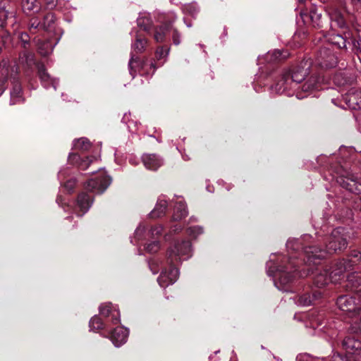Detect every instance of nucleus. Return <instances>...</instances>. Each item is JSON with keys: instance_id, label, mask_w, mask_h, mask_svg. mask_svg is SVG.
<instances>
[{"instance_id": "obj_47", "label": "nucleus", "mask_w": 361, "mask_h": 361, "mask_svg": "<svg viewBox=\"0 0 361 361\" xmlns=\"http://www.w3.org/2000/svg\"><path fill=\"white\" fill-rule=\"evenodd\" d=\"M18 38L20 40L23 44L24 48H25L26 45L29 44L30 37L25 32H20L18 35Z\"/></svg>"}, {"instance_id": "obj_4", "label": "nucleus", "mask_w": 361, "mask_h": 361, "mask_svg": "<svg viewBox=\"0 0 361 361\" xmlns=\"http://www.w3.org/2000/svg\"><path fill=\"white\" fill-rule=\"evenodd\" d=\"M307 322L306 327H310L311 330L309 334L311 335L325 334L329 338L333 339L336 337V329L342 325L341 321L326 320L324 314L316 311L311 312L306 315Z\"/></svg>"}, {"instance_id": "obj_9", "label": "nucleus", "mask_w": 361, "mask_h": 361, "mask_svg": "<svg viewBox=\"0 0 361 361\" xmlns=\"http://www.w3.org/2000/svg\"><path fill=\"white\" fill-rule=\"evenodd\" d=\"M315 63L322 68H332L337 65L338 59L329 47L324 46L319 50Z\"/></svg>"}, {"instance_id": "obj_10", "label": "nucleus", "mask_w": 361, "mask_h": 361, "mask_svg": "<svg viewBox=\"0 0 361 361\" xmlns=\"http://www.w3.org/2000/svg\"><path fill=\"white\" fill-rule=\"evenodd\" d=\"M331 277L333 278L334 283H336L339 277L348 270L353 269V264L351 259H341L334 263L329 268Z\"/></svg>"}, {"instance_id": "obj_19", "label": "nucleus", "mask_w": 361, "mask_h": 361, "mask_svg": "<svg viewBox=\"0 0 361 361\" xmlns=\"http://www.w3.org/2000/svg\"><path fill=\"white\" fill-rule=\"evenodd\" d=\"M289 56L287 50L274 49L271 51H268L264 56H259L258 61L259 63H263L264 61L268 63H274L283 59H286Z\"/></svg>"}, {"instance_id": "obj_51", "label": "nucleus", "mask_w": 361, "mask_h": 361, "mask_svg": "<svg viewBox=\"0 0 361 361\" xmlns=\"http://www.w3.org/2000/svg\"><path fill=\"white\" fill-rule=\"evenodd\" d=\"M353 49L355 51H361V39H354L352 40Z\"/></svg>"}, {"instance_id": "obj_41", "label": "nucleus", "mask_w": 361, "mask_h": 361, "mask_svg": "<svg viewBox=\"0 0 361 361\" xmlns=\"http://www.w3.org/2000/svg\"><path fill=\"white\" fill-rule=\"evenodd\" d=\"M42 21L37 17H33L30 19L27 28L31 34H34L36 30L42 29Z\"/></svg>"}, {"instance_id": "obj_26", "label": "nucleus", "mask_w": 361, "mask_h": 361, "mask_svg": "<svg viewBox=\"0 0 361 361\" xmlns=\"http://www.w3.org/2000/svg\"><path fill=\"white\" fill-rule=\"evenodd\" d=\"M350 317L353 318V321L348 329V333L361 334V306H358Z\"/></svg>"}, {"instance_id": "obj_63", "label": "nucleus", "mask_w": 361, "mask_h": 361, "mask_svg": "<svg viewBox=\"0 0 361 361\" xmlns=\"http://www.w3.org/2000/svg\"><path fill=\"white\" fill-rule=\"evenodd\" d=\"M355 204H357V205H356V207H357V205L360 206V204H357V202H355Z\"/></svg>"}, {"instance_id": "obj_43", "label": "nucleus", "mask_w": 361, "mask_h": 361, "mask_svg": "<svg viewBox=\"0 0 361 361\" xmlns=\"http://www.w3.org/2000/svg\"><path fill=\"white\" fill-rule=\"evenodd\" d=\"M204 232V228L200 226H190L187 228V233L192 238H196Z\"/></svg>"}, {"instance_id": "obj_33", "label": "nucleus", "mask_w": 361, "mask_h": 361, "mask_svg": "<svg viewBox=\"0 0 361 361\" xmlns=\"http://www.w3.org/2000/svg\"><path fill=\"white\" fill-rule=\"evenodd\" d=\"M59 39L55 42L52 43L49 40L42 41L39 39L37 41L38 51L42 56H47L53 51L54 48L58 43Z\"/></svg>"}, {"instance_id": "obj_49", "label": "nucleus", "mask_w": 361, "mask_h": 361, "mask_svg": "<svg viewBox=\"0 0 361 361\" xmlns=\"http://www.w3.org/2000/svg\"><path fill=\"white\" fill-rule=\"evenodd\" d=\"M58 4V0H44V6L47 9H54Z\"/></svg>"}, {"instance_id": "obj_15", "label": "nucleus", "mask_w": 361, "mask_h": 361, "mask_svg": "<svg viewBox=\"0 0 361 361\" xmlns=\"http://www.w3.org/2000/svg\"><path fill=\"white\" fill-rule=\"evenodd\" d=\"M93 202L94 198L91 195L85 192L80 193L78 196L75 207L77 215L78 216H82L89 211Z\"/></svg>"}, {"instance_id": "obj_27", "label": "nucleus", "mask_w": 361, "mask_h": 361, "mask_svg": "<svg viewBox=\"0 0 361 361\" xmlns=\"http://www.w3.org/2000/svg\"><path fill=\"white\" fill-rule=\"evenodd\" d=\"M347 287L357 294H361V276L357 272H353L348 276Z\"/></svg>"}, {"instance_id": "obj_12", "label": "nucleus", "mask_w": 361, "mask_h": 361, "mask_svg": "<svg viewBox=\"0 0 361 361\" xmlns=\"http://www.w3.org/2000/svg\"><path fill=\"white\" fill-rule=\"evenodd\" d=\"M313 283L317 288H322L329 283H334L333 278L331 277L328 266H322L317 267L312 271Z\"/></svg>"}, {"instance_id": "obj_40", "label": "nucleus", "mask_w": 361, "mask_h": 361, "mask_svg": "<svg viewBox=\"0 0 361 361\" xmlns=\"http://www.w3.org/2000/svg\"><path fill=\"white\" fill-rule=\"evenodd\" d=\"M163 227L161 225L152 226L147 231V240L154 239L157 240L162 234Z\"/></svg>"}, {"instance_id": "obj_37", "label": "nucleus", "mask_w": 361, "mask_h": 361, "mask_svg": "<svg viewBox=\"0 0 361 361\" xmlns=\"http://www.w3.org/2000/svg\"><path fill=\"white\" fill-rule=\"evenodd\" d=\"M90 142L85 137H81L75 140L73 142V148L75 150L85 152L87 151L90 148Z\"/></svg>"}, {"instance_id": "obj_21", "label": "nucleus", "mask_w": 361, "mask_h": 361, "mask_svg": "<svg viewBox=\"0 0 361 361\" xmlns=\"http://www.w3.org/2000/svg\"><path fill=\"white\" fill-rule=\"evenodd\" d=\"M300 16L304 22L310 20L313 27L322 26V13L316 6H312L308 13L301 12Z\"/></svg>"}, {"instance_id": "obj_7", "label": "nucleus", "mask_w": 361, "mask_h": 361, "mask_svg": "<svg viewBox=\"0 0 361 361\" xmlns=\"http://www.w3.org/2000/svg\"><path fill=\"white\" fill-rule=\"evenodd\" d=\"M325 179L333 180L334 179L343 188L350 192L355 194L361 193V183L358 181L357 176L350 171H345L343 173L335 176H332L331 179Z\"/></svg>"}, {"instance_id": "obj_36", "label": "nucleus", "mask_w": 361, "mask_h": 361, "mask_svg": "<svg viewBox=\"0 0 361 361\" xmlns=\"http://www.w3.org/2000/svg\"><path fill=\"white\" fill-rule=\"evenodd\" d=\"M147 231H146L145 226L143 224H140L135 231L133 238H130L131 243L136 244L140 240L147 239Z\"/></svg>"}, {"instance_id": "obj_14", "label": "nucleus", "mask_w": 361, "mask_h": 361, "mask_svg": "<svg viewBox=\"0 0 361 361\" xmlns=\"http://www.w3.org/2000/svg\"><path fill=\"white\" fill-rule=\"evenodd\" d=\"M351 34L349 31L344 30L342 33H329L324 35L326 42L338 49H346L347 41L350 38Z\"/></svg>"}, {"instance_id": "obj_25", "label": "nucleus", "mask_w": 361, "mask_h": 361, "mask_svg": "<svg viewBox=\"0 0 361 361\" xmlns=\"http://www.w3.org/2000/svg\"><path fill=\"white\" fill-rule=\"evenodd\" d=\"M329 18L331 21V28L336 29V27L343 30L347 29V24L344 19L343 16L338 10H334L329 13Z\"/></svg>"}, {"instance_id": "obj_13", "label": "nucleus", "mask_w": 361, "mask_h": 361, "mask_svg": "<svg viewBox=\"0 0 361 361\" xmlns=\"http://www.w3.org/2000/svg\"><path fill=\"white\" fill-rule=\"evenodd\" d=\"M108 330L109 338L115 347L118 348L126 343L129 334L128 329L123 326H118L114 330H111L110 328Z\"/></svg>"}, {"instance_id": "obj_46", "label": "nucleus", "mask_w": 361, "mask_h": 361, "mask_svg": "<svg viewBox=\"0 0 361 361\" xmlns=\"http://www.w3.org/2000/svg\"><path fill=\"white\" fill-rule=\"evenodd\" d=\"M169 48L164 47H159L156 51V57L158 60L165 59L169 54Z\"/></svg>"}, {"instance_id": "obj_11", "label": "nucleus", "mask_w": 361, "mask_h": 361, "mask_svg": "<svg viewBox=\"0 0 361 361\" xmlns=\"http://www.w3.org/2000/svg\"><path fill=\"white\" fill-rule=\"evenodd\" d=\"M322 292L318 290H310L301 293L292 299L295 304L300 307H307L314 304V302L322 297Z\"/></svg>"}, {"instance_id": "obj_1", "label": "nucleus", "mask_w": 361, "mask_h": 361, "mask_svg": "<svg viewBox=\"0 0 361 361\" xmlns=\"http://www.w3.org/2000/svg\"><path fill=\"white\" fill-rule=\"evenodd\" d=\"M311 238V235L305 234L301 239H288L286 243V248L290 255L288 262L281 254L271 255L269 262H267V273L269 276L277 278L274 280V283L279 290L290 292L291 286L296 278L303 276L298 271V264L292 262V259L303 255L304 262L310 265H318L320 260L326 258L328 255L346 249L350 233L343 227L333 229L330 235L318 239V242L325 243V248H321L317 245H305Z\"/></svg>"}, {"instance_id": "obj_8", "label": "nucleus", "mask_w": 361, "mask_h": 361, "mask_svg": "<svg viewBox=\"0 0 361 361\" xmlns=\"http://www.w3.org/2000/svg\"><path fill=\"white\" fill-rule=\"evenodd\" d=\"M135 42L131 44L130 59L128 63L130 74L133 78L135 77L133 64L138 63V57L135 54L143 52L147 44V39L137 31L135 32Z\"/></svg>"}, {"instance_id": "obj_16", "label": "nucleus", "mask_w": 361, "mask_h": 361, "mask_svg": "<svg viewBox=\"0 0 361 361\" xmlns=\"http://www.w3.org/2000/svg\"><path fill=\"white\" fill-rule=\"evenodd\" d=\"M336 305L341 311L348 312L351 315L358 307L355 298L348 295L338 297L336 300Z\"/></svg>"}, {"instance_id": "obj_17", "label": "nucleus", "mask_w": 361, "mask_h": 361, "mask_svg": "<svg viewBox=\"0 0 361 361\" xmlns=\"http://www.w3.org/2000/svg\"><path fill=\"white\" fill-rule=\"evenodd\" d=\"M343 99L349 108L355 110L361 109V90L352 88L343 96Z\"/></svg>"}, {"instance_id": "obj_35", "label": "nucleus", "mask_w": 361, "mask_h": 361, "mask_svg": "<svg viewBox=\"0 0 361 361\" xmlns=\"http://www.w3.org/2000/svg\"><path fill=\"white\" fill-rule=\"evenodd\" d=\"M40 7V3L37 0H23L22 2L23 10L27 14L30 12L39 11Z\"/></svg>"}, {"instance_id": "obj_5", "label": "nucleus", "mask_w": 361, "mask_h": 361, "mask_svg": "<svg viewBox=\"0 0 361 361\" xmlns=\"http://www.w3.org/2000/svg\"><path fill=\"white\" fill-rule=\"evenodd\" d=\"M18 73V67L17 65L14 64L10 66L8 64L6 61H3L2 63H0V96L2 94V93L6 88V82H7L8 76H10V78L13 80V87L10 92L11 105L20 104L23 102L24 100L22 96L21 85L16 78Z\"/></svg>"}, {"instance_id": "obj_23", "label": "nucleus", "mask_w": 361, "mask_h": 361, "mask_svg": "<svg viewBox=\"0 0 361 361\" xmlns=\"http://www.w3.org/2000/svg\"><path fill=\"white\" fill-rule=\"evenodd\" d=\"M37 68L39 77L44 88L47 89L50 86H52L54 89L56 90L59 83L58 80L53 79L50 77L49 74L47 72L46 68L43 64H39L37 66Z\"/></svg>"}, {"instance_id": "obj_2", "label": "nucleus", "mask_w": 361, "mask_h": 361, "mask_svg": "<svg viewBox=\"0 0 361 361\" xmlns=\"http://www.w3.org/2000/svg\"><path fill=\"white\" fill-rule=\"evenodd\" d=\"M312 61L304 59L290 70L283 71L271 86V90L288 97L295 95L304 99L321 88L324 78L318 74H311Z\"/></svg>"}, {"instance_id": "obj_62", "label": "nucleus", "mask_w": 361, "mask_h": 361, "mask_svg": "<svg viewBox=\"0 0 361 361\" xmlns=\"http://www.w3.org/2000/svg\"><path fill=\"white\" fill-rule=\"evenodd\" d=\"M199 46H200V47H201L202 49L204 47V46L203 44H200Z\"/></svg>"}, {"instance_id": "obj_20", "label": "nucleus", "mask_w": 361, "mask_h": 361, "mask_svg": "<svg viewBox=\"0 0 361 361\" xmlns=\"http://www.w3.org/2000/svg\"><path fill=\"white\" fill-rule=\"evenodd\" d=\"M99 310L101 315L105 317H111L113 324L120 323V312L111 303L102 304L99 307Z\"/></svg>"}, {"instance_id": "obj_50", "label": "nucleus", "mask_w": 361, "mask_h": 361, "mask_svg": "<svg viewBox=\"0 0 361 361\" xmlns=\"http://www.w3.org/2000/svg\"><path fill=\"white\" fill-rule=\"evenodd\" d=\"M173 42L175 45H178L180 43V34L177 30L174 29L173 32Z\"/></svg>"}, {"instance_id": "obj_38", "label": "nucleus", "mask_w": 361, "mask_h": 361, "mask_svg": "<svg viewBox=\"0 0 361 361\" xmlns=\"http://www.w3.org/2000/svg\"><path fill=\"white\" fill-rule=\"evenodd\" d=\"M18 61L20 64L31 67L35 63V56L32 53L25 51L20 54Z\"/></svg>"}, {"instance_id": "obj_6", "label": "nucleus", "mask_w": 361, "mask_h": 361, "mask_svg": "<svg viewBox=\"0 0 361 361\" xmlns=\"http://www.w3.org/2000/svg\"><path fill=\"white\" fill-rule=\"evenodd\" d=\"M111 183V178L107 176L106 171L99 169L94 178H91L85 184L87 190L96 194L103 193Z\"/></svg>"}, {"instance_id": "obj_56", "label": "nucleus", "mask_w": 361, "mask_h": 361, "mask_svg": "<svg viewBox=\"0 0 361 361\" xmlns=\"http://www.w3.org/2000/svg\"><path fill=\"white\" fill-rule=\"evenodd\" d=\"M129 162L132 164V165H137L138 164V161L136 160L134 158H130L129 159Z\"/></svg>"}, {"instance_id": "obj_55", "label": "nucleus", "mask_w": 361, "mask_h": 361, "mask_svg": "<svg viewBox=\"0 0 361 361\" xmlns=\"http://www.w3.org/2000/svg\"><path fill=\"white\" fill-rule=\"evenodd\" d=\"M154 265V263H149V267L150 269L152 270V273L154 274H157L158 272V270L155 269L153 267Z\"/></svg>"}, {"instance_id": "obj_52", "label": "nucleus", "mask_w": 361, "mask_h": 361, "mask_svg": "<svg viewBox=\"0 0 361 361\" xmlns=\"http://www.w3.org/2000/svg\"><path fill=\"white\" fill-rule=\"evenodd\" d=\"M182 229H183V227L180 225L176 224L171 226L170 233H176L181 231Z\"/></svg>"}, {"instance_id": "obj_54", "label": "nucleus", "mask_w": 361, "mask_h": 361, "mask_svg": "<svg viewBox=\"0 0 361 361\" xmlns=\"http://www.w3.org/2000/svg\"><path fill=\"white\" fill-rule=\"evenodd\" d=\"M56 202L61 207H63V198L61 196H58L56 198Z\"/></svg>"}, {"instance_id": "obj_44", "label": "nucleus", "mask_w": 361, "mask_h": 361, "mask_svg": "<svg viewBox=\"0 0 361 361\" xmlns=\"http://www.w3.org/2000/svg\"><path fill=\"white\" fill-rule=\"evenodd\" d=\"M145 249L149 253H155L160 249V243L157 240H152L145 245Z\"/></svg>"}, {"instance_id": "obj_3", "label": "nucleus", "mask_w": 361, "mask_h": 361, "mask_svg": "<svg viewBox=\"0 0 361 361\" xmlns=\"http://www.w3.org/2000/svg\"><path fill=\"white\" fill-rule=\"evenodd\" d=\"M192 255V243L189 240L176 242L167 251L166 263L169 269L161 270L157 279L158 283L162 288L173 284L179 276V271L176 267L183 260L190 258Z\"/></svg>"}, {"instance_id": "obj_24", "label": "nucleus", "mask_w": 361, "mask_h": 361, "mask_svg": "<svg viewBox=\"0 0 361 361\" xmlns=\"http://www.w3.org/2000/svg\"><path fill=\"white\" fill-rule=\"evenodd\" d=\"M8 18V12L5 9V6L0 5V37L3 44L6 45L10 41L9 34L4 30L6 19Z\"/></svg>"}, {"instance_id": "obj_57", "label": "nucleus", "mask_w": 361, "mask_h": 361, "mask_svg": "<svg viewBox=\"0 0 361 361\" xmlns=\"http://www.w3.org/2000/svg\"><path fill=\"white\" fill-rule=\"evenodd\" d=\"M190 221H197V219L196 217H195V216H191L190 218Z\"/></svg>"}, {"instance_id": "obj_32", "label": "nucleus", "mask_w": 361, "mask_h": 361, "mask_svg": "<svg viewBox=\"0 0 361 361\" xmlns=\"http://www.w3.org/2000/svg\"><path fill=\"white\" fill-rule=\"evenodd\" d=\"M152 20L149 13H140L137 19V26L150 35V28L152 25Z\"/></svg>"}, {"instance_id": "obj_18", "label": "nucleus", "mask_w": 361, "mask_h": 361, "mask_svg": "<svg viewBox=\"0 0 361 361\" xmlns=\"http://www.w3.org/2000/svg\"><path fill=\"white\" fill-rule=\"evenodd\" d=\"M341 345L347 353L361 357V339L348 336L343 339Z\"/></svg>"}, {"instance_id": "obj_34", "label": "nucleus", "mask_w": 361, "mask_h": 361, "mask_svg": "<svg viewBox=\"0 0 361 361\" xmlns=\"http://www.w3.org/2000/svg\"><path fill=\"white\" fill-rule=\"evenodd\" d=\"M56 17L54 13H47L42 21V30L47 32H51L54 30L55 26Z\"/></svg>"}, {"instance_id": "obj_53", "label": "nucleus", "mask_w": 361, "mask_h": 361, "mask_svg": "<svg viewBox=\"0 0 361 361\" xmlns=\"http://www.w3.org/2000/svg\"><path fill=\"white\" fill-rule=\"evenodd\" d=\"M66 169H62L59 172L58 177H59V179L60 180L61 183L66 178Z\"/></svg>"}, {"instance_id": "obj_30", "label": "nucleus", "mask_w": 361, "mask_h": 361, "mask_svg": "<svg viewBox=\"0 0 361 361\" xmlns=\"http://www.w3.org/2000/svg\"><path fill=\"white\" fill-rule=\"evenodd\" d=\"M68 161L73 165H76L81 170H86L90 163L92 161L89 157L82 159L78 154L70 153L68 156Z\"/></svg>"}, {"instance_id": "obj_22", "label": "nucleus", "mask_w": 361, "mask_h": 361, "mask_svg": "<svg viewBox=\"0 0 361 361\" xmlns=\"http://www.w3.org/2000/svg\"><path fill=\"white\" fill-rule=\"evenodd\" d=\"M142 161L145 168L152 171L157 170L163 164L162 159L156 154H145Z\"/></svg>"}, {"instance_id": "obj_48", "label": "nucleus", "mask_w": 361, "mask_h": 361, "mask_svg": "<svg viewBox=\"0 0 361 361\" xmlns=\"http://www.w3.org/2000/svg\"><path fill=\"white\" fill-rule=\"evenodd\" d=\"M76 180L75 179H69L64 183V187L68 192H71L75 185Z\"/></svg>"}, {"instance_id": "obj_58", "label": "nucleus", "mask_w": 361, "mask_h": 361, "mask_svg": "<svg viewBox=\"0 0 361 361\" xmlns=\"http://www.w3.org/2000/svg\"><path fill=\"white\" fill-rule=\"evenodd\" d=\"M359 201L360 202V206L357 205V208L361 211V197L360 198Z\"/></svg>"}, {"instance_id": "obj_28", "label": "nucleus", "mask_w": 361, "mask_h": 361, "mask_svg": "<svg viewBox=\"0 0 361 361\" xmlns=\"http://www.w3.org/2000/svg\"><path fill=\"white\" fill-rule=\"evenodd\" d=\"M172 29L171 23H163L154 28L153 37L158 43H162L165 41L169 32Z\"/></svg>"}, {"instance_id": "obj_42", "label": "nucleus", "mask_w": 361, "mask_h": 361, "mask_svg": "<svg viewBox=\"0 0 361 361\" xmlns=\"http://www.w3.org/2000/svg\"><path fill=\"white\" fill-rule=\"evenodd\" d=\"M183 11L184 13H188L192 17H195L199 13L200 8L197 4L192 3L184 5Z\"/></svg>"}, {"instance_id": "obj_31", "label": "nucleus", "mask_w": 361, "mask_h": 361, "mask_svg": "<svg viewBox=\"0 0 361 361\" xmlns=\"http://www.w3.org/2000/svg\"><path fill=\"white\" fill-rule=\"evenodd\" d=\"M188 214L187 205L185 202L180 201L178 202L174 209L172 215V221H178L185 218Z\"/></svg>"}, {"instance_id": "obj_59", "label": "nucleus", "mask_w": 361, "mask_h": 361, "mask_svg": "<svg viewBox=\"0 0 361 361\" xmlns=\"http://www.w3.org/2000/svg\"><path fill=\"white\" fill-rule=\"evenodd\" d=\"M354 3L357 2V3H360L361 4V0H352Z\"/></svg>"}, {"instance_id": "obj_39", "label": "nucleus", "mask_w": 361, "mask_h": 361, "mask_svg": "<svg viewBox=\"0 0 361 361\" xmlns=\"http://www.w3.org/2000/svg\"><path fill=\"white\" fill-rule=\"evenodd\" d=\"M89 326L90 331L97 330V329H109V326L107 324H104L102 319L97 315L92 317L90 321Z\"/></svg>"}, {"instance_id": "obj_29", "label": "nucleus", "mask_w": 361, "mask_h": 361, "mask_svg": "<svg viewBox=\"0 0 361 361\" xmlns=\"http://www.w3.org/2000/svg\"><path fill=\"white\" fill-rule=\"evenodd\" d=\"M168 202L164 196H160L158 198L157 202L154 209L151 212L149 216L152 218H158L163 216L167 209Z\"/></svg>"}, {"instance_id": "obj_60", "label": "nucleus", "mask_w": 361, "mask_h": 361, "mask_svg": "<svg viewBox=\"0 0 361 361\" xmlns=\"http://www.w3.org/2000/svg\"><path fill=\"white\" fill-rule=\"evenodd\" d=\"M334 80H335V82H338H338H339L338 81V76H336V77L335 78Z\"/></svg>"}, {"instance_id": "obj_45", "label": "nucleus", "mask_w": 361, "mask_h": 361, "mask_svg": "<svg viewBox=\"0 0 361 361\" xmlns=\"http://www.w3.org/2000/svg\"><path fill=\"white\" fill-rule=\"evenodd\" d=\"M348 256L351 259H353V260L351 259L353 262V267L355 264L361 262V251L360 250H357V249L352 250H350Z\"/></svg>"}, {"instance_id": "obj_61", "label": "nucleus", "mask_w": 361, "mask_h": 361, "mask_svg": "<svg viewBox=\"0 0 361 361\" xmlns=\"http://www.w3.org/2000/svg\"><path fill=\"white\" fill-rule=\"evenodd\" d=\"M187 27H190L192 26L191 23H186Z\"/></svg>"}]
</instances>
